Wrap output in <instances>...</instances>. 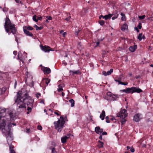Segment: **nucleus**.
Returning a JSON list of instances; mask_svg holds the SVG:
<instances>
[{
    "label": "nucleus",
    "instance_id": "nucleus-1",
    "mask_svg": "<svg viewBox=\"0 0 153 153\" xmlns=\"http://www.w3.org/2000/svg\"><path fill=\"white\" fill-rule=\"evenodd\" d=\"M22 92L19 91L17 92V94L14 98L15 103L16 104V110L18 113H20L24 110H26L28 111L27 113L29 114L32 110L31 107L32 104L30 101V97L27 94H25L22 97Z\"/></svg>",
    "mask_w": 153,
    "mask_h": 153
},
{
    "label": "nucleus",
    "instance_id": "nucleus-2",
    "mask_svg": "<svg viewBox=\"0 0 153 153\" xmlns=\"http://www.w3.org/2000/svg\"><path fill=\"white\" fill-rule=\"evenodd\" d=\"M6 111L5 108L1 110V131L2 133L4 134L7 137V136H10L11 135L10 131L11 126L8 124L7 127V129H6L7 120L5 118H2L5 116Z\"/></svg>",
    "mask_w": 153,
    "mask_h": 153
},
{
    "label": "nucleus",
    "instance_id": "nucleus-3",
    "mask_svg": "<svg viewBox=\"0 0 153 153\" xmlns=\"http://www.w3.org/2000/svg\"><path fill=\"white\" fill-rule=\"evenodd\" d=\"M4 27L6 31L8 33L9 35H10L11 33L14 35L16 33L17 30L15 27V25L11 23L8 17H6L5 19Z\"/></svg>",
    "mask_w": 153,
    "mask_h": 153
},
{
    "label": "nucleus",
    "instance_id": "nucleus-4",
    "mask_svg": "<svg viewBox=\"0 0 153 153\" xmlns=\"http://www.w3.org/2000/svg\"><path fill=\"white\" fill-rule=\"evenodd\" d=\"M64 117L61 116L60 119L57 121L54 122L53 124L55 129L59 132H61L63 129L65 123Z\"/></svg>",
    "mask_w": 153,
    "mask_h": 153
},
{
    "label": "nucleus",
    "instance_id": "nucleus-5",
    "mask_svg": "<svg viewBox=\"0 0 153 153\" xmlns=\"http://www.w3.org/2000/svg\"><path fill=\"white\" fill-rule=\"evenodd\" d=\"M1 101L3 100L8 95V92L7 90V88L6 87H3L1 89Z\"/></svg>",
    "mask_w": 153,
    "mask_h": 153
},
{
    "label": "nucleus",
    "instance_id": "nucleus-6",
    "mask_svg": "<svg viewBox=\"0 0 153 153\" xmlns=\"http://www.w3.org/2000/svg\"><path fill=\"white\" fill-rule=\"evenodd\" d=\"M126 111V110L125 109L122 110L119 113L117 114V116L120 117V118H125L127 116Z\"/></svg>",
    "mask_w": 153,
    "mask_h": 153
},
{
    "label": "nucleus",
    "instance_id": "nucleus-7",
    "mask_svg": "<svg viewBox=\"0 0 153 153\" xmlns=\"http://www.w3.org/2000/svg\"><path fill=\"white\" fill-rule=\"evenodd\" d=\"M142 115L141 114H136L134 116L133 120L134 121L137 122L140 121L141 119V117Z\"/></svg>",
    "mask_w": 153,
    "mask_h": 153
},
{
    "label": "nucleus",
    "instance_id": "nucleus-8",
    "mask_svg": "<svg viewBox=\"0 0 153 153\" xmlns=\"http://www.w3.org/2000/svg\"><path fill=\"white\" fill-rule=\"evenodd\" d=\"M123 92L127 93V94H133V87L131 88H127L126 89H123L120 90Z\"/></svg>",
    "mask_w": 153,
    "mask_h": 153
},
{
    "label": "nucleus",
    "instance_id": "nucleus-9",
    "mask_svg": "<svg viewBox=\"0 0 153 153\" xmlns=\"http://www.w3.org/2000/svg\"><path fill=\"white\" fill-rule=\"evenodd\" d=\"M71 135V134H68L62 137L61 138V142L63 143H66L67 142V140L68 139Z\"/></svg>",
    "mask_w": 153,
    "mask_h": 153
},
{
    "label": "nucleus",
    "instance_id": "nucleus-10",
    "mask_svg": "<svg viewBox=\"0 0 153 153\" xmlns=\"http://www.w3.org/2000/svg\"><path fill=\"white\" fill-rule=\"evenodd\" d=\"M40 46L41 49L44 51L45 52H49L50 51H53V50L51 49L50 47L47 46L45 45V46H43L42 45H40Z\"/></svg>",
    "mask_w": 153,
    "mask_h": 153
},
{
    "label": "nucleus",
    "instance_id": "nucleus-11",
    "mask_svg": "<svg viewBox=\"0 0 153 153\" xmlns=\"http://www.w3.org/2000/svg\"><path fill=\"white\" fill-rule=\"evenodd\" d=\"M17 58L18 59L22 62V63H24L25 57L22 55V53L20 51H19L18 53Z\"/></svg>",
    "mask_w": 153,
    "mask_h": 153
},
{
    "label": "nucleus",
    "instance_id": "nucleus-12",
    "mask_svg": "<svg viewBox=\"0 0 153 153\" xmlns=\"http://www.w3.org/2000/svg\"><path fill=\"white\" fill-rule=\"evenodd\" d=\"M42 70L45 74H49L51 72V70L49 68L43 67L42 68Z\"/></svg>",
    "mask_w": 153,
    "mask_h": 153
},
{
    "label": "nucleus",
    "instance_id": "nucleus-13",
    "mask_svg": "<svg viewBox=\"0 0 153 153\" xmlns=\"http://www.w3.org/2000/svg\"><path fill=\"white\" fill-rule=\"evenodd\" d=\"M103 131V129L102 128H100L99 126H97L95 127V132L98 134H100Z\"/></svg>",
    "mask_w": 153,
    "mask_h": 153
},
{
    "label": "nucleus",
    "instance_id": "nucleus-14",
    "mask_svg": "<svg viewBox=\"0 0 153 153\" xmlns=\"http://www.w3.org/2000/svg\"><path fill=\"white\" fill-rule=\"evenodd\" d=\"M133 87V93H140L143 92V91L138 87Z\"/></svg>",
    "mask_w": 153,
    "mask_h": 153
},
{
    "label": "nucleus",
    "instance_id": "nucleus-15",
    "mask_svg": "<svg viewBox=\"0 0 153 153\" xmlns=\"http://www.w3.org/2000/svg\"><path fill=\"white\" fill-rule=\"evenodd\" d=\"M101 16H102L103 19H104L105 20H107L108 19H110L113 16V15L111 14H109L104 16L102 15Z\"/></svg>",
    "mask_w": 153,
    "mask_h": 153
},
{
    "label": "nucleus",
    "instance_id": "nucleus-16",
    "mask_svg": "<svg viewBox=\"0 0 153 153\" xmlns=\"http://www.w3.org/2000/svg\"><path fill=\"white\" fill-rule=\"evenodd\" d=\"M23 30L24 33L28 36L32 37L33 36V34L30 32L29 31L27 30L26 29H25L24 28H23Z\"/></svg>",
    "mask_w": 153,
    "mask_h": 153
},
{
    "label": "nucleus",
    "instance_id": "nucleus-17",
    "mask_svg": "<svg viewBox=\"0 0 153 153\" xmlns=\"http://www.w3.org/2000/svg\"><path fill=\"white\" fill-rule=\"evenodd\" d=\"M137 46L136 45H134V46H131L129 48V50L131 52H133L137 49Z\"/></svg>",
    "mask_w": 153,
    "mask_h": 153
},
{
    "label": "nucleus",
    "instance_id": "nucleus-18",
    "mask_svg": "<svg viewBox=\"0 0 153 153\" xmlns=\"http://www.w3.org/2000/svg\"><path fill=\"white\" fill-rule=\"evenodd\" d=\"M10 153H16L14 150V146L11 144H9Z\"/></svg>",
    "mask_w": 153,
    "mask_h": 153
},
{
    "label": "nucleus",
    "instance_id": "nucleus-19",
    "mask_svg": "<svg viewBox=\"0 0 153 153\" xmlns=\"http://www.w3.org/2000/svg\"><path fill=\"white\" fill-rule=\"evenodd\" d=\"M119 97V95H118L114 94H113L111 96V97L110 98L109 100L111 101H114L116 100L117 98Z\"/></svg>",
    "mask_w": 153,
    "mask_h": 153
},
{
    "label": "nucleus",
    "instance_id": "nucleus-20",
    "mask_svg": "<svg viewBox=\"0 0 153 153\" xmlns=\"http://www.w3.org/2000/svg\"><path fill=\"white\" fill-rule=\"evenodd\" d=\"M105 116V112L104 110L102 111V113L100 114V117L101 119L102 120H103Z\"/></svg>",
    "mask_w": 153,
    "mask_h": 153
},
{
    "label": "nucleus",
    "instance_id": "nucleus-21",
    "mask_svg": "<svg viewBox=\"0 0 153 153\" xmlns=\"http://www.w3.org/2000/svg\"><path fill=\"white\" fill-rule=\"evenodd\" d=\"M103 143L100 140L98 141V144L97 145V147L99 148H102L103 147Z\"/></svg>",
    "mask_w": 153,
    "mask_h": 153
},
{
    "label": "nucleus",
    "instance_id": "nucleus-22",
    "mask_svg": "<svg viewBox=\"0 0 153 153\" xmlns=\"http://www.w3.org/2000/svg\"><path fill=\"white\" fill-rule=\"evenodd\" d=\"M123 77V76L122 75H120L119 76V77H117V78L115 79L114 80L116 82H118L119 83V82L121 81L122 80Z\"/></svg>",
    "mask_w": 153,
    "mask_h": 153
},
{
    "label": "nucleus",
    "instance_id": "nucleus-23",
    "mask_svg": "<svg viewBox=\"0 0 153 153\" xmlns=\"http://www.w3.org/2000/svg\"><path fill=\"white\" fill-rule=\"evenodd\" d=\"M51 81V80L48 78H45L44 79L42 80V82H45L46 84L47 85V86L48 85V84Z\"/></svg>",
    "mask_w": 153,
    "mask_h": 153
},
{
    "label": "nucleus",
    "instance_id": "nucleus-24",
    "mask_svg": "<svg viewBox=\"0 0 153 153\" xmlns=\"http://www.w3.org/2000/svg\"><path fill=\"white\" fill-rule=\"evenodd\" d=\"M112 94H113L110 92H108L107 93V97H106V98H107V100H109Z\"/></svg>",
    "mask_w": 153,
    "mask_h": 153
},
{
    "label": "nucleus",
    "instance_id": "nucleus-25",
    "mask_svg": "<svg viewBox=\"0 0 153 153\" xmlns=\"http://www.w3.org/2000/svg\"><path fill=\"white\" fill-rule=\"evenodd\" d=\"M23 28H24L25 29H26L27 30H32L33 29V28L32 27L29 25L26 26H24L23 27Z\"/></svg>",
    "mask_w": 153,
    "mask_h": 153
},
{
    "label": "nucleus",
    "instance_id": "nucleus-26",
    "mask_svg": "<svg viewBox=\"0 0 153 153\" xmlns=\"http://www.w3.org/2000/svg\"><path fill=\"white\" fill-rule=\"evenodd\" d=\"M128 26L126 24H124L121 27V30L122 31H125L126 28H127Z\"/></svg>",
    "mask_w": 153,
    "mask_h": 153
},
{
    "label": "nucleus",
    "instance_id": "nucleus-27",
    "mask_svg": "<svg viewBox=\"0 0 153 153\" xmlns=\"http://www.w3.org/2000/svg\"><path fill=\"white\" fill-rule=\"evenodd\" d=\"M69 102L71 103V106L73 107L74 106L75 102L74 100L73 99H71L69 101Z\"/></svg>",
    "mask_w": 153,
    "mask_h": 153
},
{
    "label": "nucleus",
    "instance_id": "nucleus-28",
    "mask_svg": "<svg viewBox=\"0 0 153 153\" xmlns=\"http://www.w3.org/2000/svg\"><path fill=\"white\" fill-rule=\"evenodd\" d=\"M34 27L36 28V30H41L43 28V27L42 26L38 27L36 25H34Z\"/></svg>",
    "mask_w": 153,
    "mask_h": 153
},
{
    "label": "nucleus",
    "instance_id": "nucleus-29",
    "mask_svg": "<svg viewBox=\"0 0 153 153\" xmlns=\"http://www.w3.org/2000/svg\"><path fill=\"white\" fill-rule=\"evenodd\" d=\"M0 73L1 77L2 78H3V77H6L7 75L6 74L7 73H4V72L1 71Z\"/></svg>",
    "mask_w": 153,
    "mask_h": 153
},
{
    "label": "nucleus",
    "instance_id": "nucleus-30",
    "mask_svg": "<svg viewBox=\"0 0 153 153\" xmlns=\"http://www.w3.org/2000/svg\"><path fill=\"white\" fill-rule=\"evenodd\" d=\"M70 72H72L74 74H79L80 73L79 70H77L76 71L70 70Z\"/></svg>",
    "mask_w": 153,
    "mask_h": 153
},
{
    "label": "nucleus",
    "instance_id": "nucleus-31",
    "mask_svg": "<svg viewBox=\"0 0 153 153\" xmlns=\"http://www.w3.org/2000/svg\"><path fill=\"white\" fill-rule=\"evenodd\" d=\"M128 83L127 82H123L121 81H119V83H118V85L121 84L122 85H128Z\"/></svg>",
    "mask_w": 153,
    "mask_h": 153
},
{
    "label": "nucleus",
    "instance_id": "nucleus-32",
    "mask_svg": "<svg viewBox=\"0 0 153 153\" xmlns=\"http://www.w3.org/2000/svg\"><path fill=\"white\" fill-rule=\"evenodd\" d=\"M58 86L59 88L58 89V92H60L63 91V89L62 88V86H61V85H59Z\"/></svg>",
    "mask_w": 153,
    "mask_h": 153
},
{
    "label": "nucleus",
    "instance_id": "nucleus-33",
    "mask_svg": "<svg viewBox=\"0 0 153 153\" xmlns=\"http://www.w3.org/2000/svg\"><path fill=\"white\" fill-rule=\"evenodd\" d=\"M142 33H140L139 34L138 36L137 37V39L140 41H141L142 40Z\"/></svg>",
    "mask_w": 153,
    "mask_h": 153
},
{
    "label": "nucleus",
    "instance_id": "nucleus-34",
    "mask_svg": "<svg viewBox=\"0 0 153 153\" xmlns=\"http://www.w3.org/2000/svg\"><path fill=\"white\" fill-rule=\"evenodd\" d=\"M113 71V69H111L110 71H108L107 72V76L111 74V73H112Z\"/></svg>",
    "mask_w": 153,
    "mask_h": 153
},
{
    "label": "nucleus",
    "instance_id": "nucleus-35",
    "mask_svg": "<svg viewBox=\"0 0 153 153\" xmlns=\"http://www.w3.org/2000/svg\"><path fill=\"white\" fill-rule=\"evenodd\" d=\"M98 22L101 26L105 24V22L102 20H100Z\"/></svg>",
    "mask_w": 153,
    "mask_h": 153
},
{
    "label": "nucleus",
    "instance_id": "nucleus-36",
    "mask_svg": "<svg viewBox=\"0 0 153 153\" xmlns=\"http://www.w3.org/2000/svg\"><path fill=\"white\" fill-rule=\"evenodd\" d=\"M36 18L37 16L36 15H34L33 17V20L36 22H38V19H36Z\"/></svg>",
    "mask_w": 153,
    "mask_h": 153
},
{
    "label": "nucleus",
    "instance_id": "nucleus-37",
    "mask_svg": "<svg viewBox=\"0 0 153 153\" xmlns=\"http://www.w3.org/2000/svg\"><path fill=\"white\" fill-rule=\"evenodd\" d=\"M122 119L121 120V123L122 124H123L125 123L126 121V120L125 119V118H121Z\"/></svg>",
    "mask_w": 153,
    "mask_h": 153
},
{
    "label": "nucleus",
    "instance_id": "nucleus-38",
    "mask_svg": "<svg viewBox=\"0 0 153 153\" xmlns=\"http://www.w3.org/2000/svg\"><path fill=\"white\" fill-rule=\"evenodd\" d=\"M137 27L138 28H139L140 29H141L142 28V24L140 22H139L138 24V26H137Z\"/></svg>",
    "mask_w": 153,
    "mask_h": 153
},
{
    "label": "nucleus",
    "instance_id": "nucleus-39",
    "mask_svg": "<svg viewBox=\"0 0 153 153\" xmlns=\"http://www.w3.org/2000/svg\"><path fill=\"white\" fill-rule=\"evenodd\" d=\"M145 17V15H143L142 16H139L138 17L140 19H144Z\"/></svg>",
    "mask_w": 153,
    "mask_h": 153
},
{
    "label": "nucleus",
    "instance_id": "nucleus-40",
    "mask_svg": "<svg viewBox=\"0 0 153 153\" xmlns=\"http://www.w3.org/2000/svg\"><path fill=\"white\" fill-rule=\"evenodd\" d=\"M111 14H112L113 16H114L116 17L117 18L119 16V14L117 12H116L115 13H113Z\"/></svg>",
    "mask_w": 153,
    "mask_h": 153
},
{
    "label": "nucleus",
    "instance_id": "nucleus-41",
    "mask_svg": "<svg viewBox=\"0 0 153 153\" xmlns=\"http://www.w3.org/2000/svg\"><path fill=\"white\" fill-rule=\"evenodd\" d=\"M80 30H76L75 32V34L77 36L78 35L79 33L80 32Z\"/></svg>",
    "mask_w": 153,
    "mask_h": 153
},
{
    "label": "nucleus",
    "instance_id": "nucleus-42",
    "mask_svg": "<svg viewBox=\"0 0 153 153\" xmlns=\"http://www.w3.org/2000/svg\"><path fill=\"white\" fill-rule=\"evenodd\" d=\"M52 153H57L55 148H52Z\"/></svg>",
    "mask_w": 153,
    "mask_h": 153
},
{
    "label": "nucleus",
    "instance_id": "nucleus-43",
    "mask_svg": "<svg viewBox=\"0 0 153 153\" xmlns=\"http://www.w3.org/2000/svg\"><path fill=\"white\" fill-rule=\"evenodd\" d=\"M46 17L48 20H51L52 19V17L50 16H47Z\"/></svg>",
    "mask_w": 153,
    "mask_h": 153
},
{
    "label": "nucleus",
    "instance_id": "nucleus-44",
    "mask_svg": "<svg viewBox=\"0 0 153 153\" xmlns=\"http://www.w3.org/2000/svg\"><path fill=\"white\" fill-rule=\"evenodd\" d=\"M121 19L122 21H126V18L125 16H122Z\"/></svg>",
    "mask_w": 153,
    "mask_h": 153
},
{
    "label": "nucleus",
    "instance_id": "nucleus-45",
    "mask_svg": "<svg viewBox=\"0 0 153 153\" xmlns=\"http://www.w3.org/2000/svg\"><path fill=\"white\" fill-rule=\"evenodd\" d=\"M58 112L59 111H56L54 112V113L55 114L57 115L58 116H59L60 115V114L58 113Z\"/></svg>",
    "mask_w": 153,
    "mask_h": 153
},
{
    "label": "nucleus",
    "instance_id": "nucleus-46",
    "mask_svg": "<svg viewBox=\"0 0 153 153\" xmlns=\"http://www.w3.org/2000/svg\"><path fill=\"white\" fill-rule=\"evenodd\" d=\"M37 128L38 130H41L42 129V128L41 126H38L37 127Z\"/></svg>",
    "mask_w": 153,
    "mask_h": 153
},
{
    "label": "nucleus",
    "instance_id": "nucleus-47",
    "mask_svg": "<svg viewBox=\"0 0 153 153\" xmlns=\"http://www.w3.org/2000/svg\"><path fill=\"white\" fill-rule=\"evenodd\" d=\"M102 74L105 76H107V72L105 71H103L102 72Z\"/></svg>",
    "mask_w": 153,
    "mask_h": 153
},
{
    "label": "nucleus",
    "instance_id": "nucleus-48",
    "mask_svg": "<svg viewBox=\"0 0 153 153\" xmlns=\"http://www.w3.org/2000/svg\"><path fill=\"white\" fill-rule=\"evenodd\" d=\"M9 115L10 118H12L13 116V113L11 112H10L9 113Z\"/></svg>",
    "mask_w": 153,
    "mask_h": 153
},
{
    "label": "nucleus",
    "instance_id": "nucleus-49",
    "mask_svg": "<svg viewBox=\"0 0 153 153\" xmlns=\"http://www.w3.org/2000/svg\"><path fill=\"white\" fill-rule=\"evenodd\" d=\"M40 95H41V94L39 93H37L36 94V96L37 98H39V96H40Z\"/></svg>",
    "mask_w": 153,
    "mask_h": 153
},
{
    "label": "nucleus",
    "instance_id": "nucleus-50",
    "mask_svg": "<svg viewBox=\"0 0 153 153\" xmlns=\"http://www.w3.org/2000/svg\"><path fill=\"white\" fill-rule=\"evenodd\" d=\"M130 151L131 152L133 153L135 151V150L132 147L131 149H130Z\"/></svg>",
    "mask_w": 153,
    "mask_h": 153
},
{
    "label": "nucleus",
    "instance_id": "nucleus-51",
    "mask_svg": "<svg viewBox=\"0 0 153 153\" xmlns=\"http://www.w3.org/2000/svg\"><path fill=\"white\" fill-rule=\"evenodd\" d=\"M107 134V132L104 131L102 132V135H106Z\"/></svg>",
    "mask_w": 153,
    "mask_h": 153
},
{
    "label": "nucleus",
    "instance_id": "nucleus-52",
    "mask_svg": "<svg viewBox=\"0 0 153 153\" xmlns=\"http://www.w3.org/2000/svg\"><path fill=\"white\" fill-rule=\"evenodd\" d=\"M42 17L40 16V17H38L37 19H38V20H42Z\"/></svg>",
    "mask_w": 153,
    "mask_h": 153
},
{
    "label": "nucleus",
    "instance_id": "nucleus-53",
    "mask_svg": "<svg viewBox=\"0 0 153 153\" xmlns=\"http://www.w3.org/2000/svg\"><path fill=\"white\" fill-rule=\"evenodd\" d=\"M15 40L16 42L17 43H18V39H17V37L15 36Z\"/></svg>",
    "mask_w": 153,
    "mask_h": 153
},
{
    "label": "nucleus",
    "instance_id": "nucleus-54",
    "mask_svg": "<svg viewBox=\"0 0 153 153\" xmlns=\"http://www.w3.org/2000/svg\"><path fill=\"white\" fill-rule=\"evenodd\" d=\"M13 53L15 55H16L17 53V51H14L13 52Z\"/></svg>",
    "mask_w": 153,
    "mask_h": 153
},
{
    "label": "nucleus",
    "instance_id": "nucleus-55",
    "mask_svg": "<svg viewBox=\"0 0 153 153\" xmlns=\"http://www.w3.org/2000/svg\"><path fill=\"white\" fill-rule=\"evenodd\" d=\"M134 29L137 31V32H139V30H138L137 27H135L134 28Z\"/></svg>",
    "mask_w": 153,
    "mask_h": 153
},
{
    "label": "nucleus",
    "instance_id": "nucleus-56",
    "mask_svg": "<svg viewBox=\"0 0 153 153\" xmlns=\"http://www.w3.org/2000/svg\"><path fill=\"white\" fill-rule=\"evenodd\" d=\"M96 46H98L100 44V42H99V41H97V42H96Z\"/></svg>",
    "mask_w": 153,
    "mask_h": 153
},
{
    "label": "nucleus",
    "instance_id": "nucleus-57",
    "mask_svg": "<svg viewBox=\"0 0 153 153\" xmlns=\"http://www.w3.org/2000/svg\"><path fill=\"white\" fill-rule=\"evenodd\" d=\"M67 33L66 32H65L63 33L62 35L64 37H65V35H66Z\"/></svg>",
    "mask_w": 153,
    "mask_h": 153
},
{
    "label": "nucleus",
    "instance_id": "nucleus-58",
    "mask_svg": "<svg viewBox=\"0 0 153 153\" xmlns=\"http://www.w3.org/2000/svg\"><path fill=\"white\" fill-rule=\"evenodd\" d=\"M99 138L100 140H102V135H100Z\"/></svg>",
    "mask_w": 153,
    "mask_h": 153
},
{
    "label": "nucleus",
    "instance_id": "nucleus-59",
    "mask_svg": "<svg viewBox=\"0 0 153 153\" xmlns=\"http://www.w3.org/2000/svg\"><path fill=\"white\" fill-rule=\"evenodd\" d=\"M141 145H142V146L143 147H146V145L145 144H141Z\"/></svg>",
    "mask_w": 153,
    "mask_h": 153
},
{
    "label": "nucleus",
    "instance_id": "nucleus-60",
    "mask_svg": "<svg viewBox=\"0 0 153 153\" xmlns=\"http://www.w3.org/2000/svg\"><path fill=\"white\" fill-rule=\"evenodd\" d=\"M120 15H121L122 16H125V14L124 13H120Z\"/></svg>",
    "mask_w": 153,
    "mask_h": 153
},
{
    "label": "nucleus",
    "instance_id": "nucleus-61",
    "mask_svg": "<svg viewBox=\"0 0 153 153\" xmlns=\"http://www.w3.org/2000/svg\"><path fill=\"white\" fill-rule=\"evenodd\" d=\"M67 22H68L69 21L70 19H69V18H68V17L66 18L65 19Z\"/></svg>",
    "mask_w": 153,
    "mask_h": 153
},
{
    "label": "nucleus",
    "instance_id": "nucleus-62",
    "mask_svg": "<svg viewBox=\"0 0 153 153\" xmlns=\"http://www.w3.org/2000/svg\"><path fill=\"white\" fill-rule=\"evenodd\" d=\"M126 148H127V149L128 150L129 149H131V147H130L129 146H127V147Z\"/></svg>",
    "mask_w": 153,
    "mask_h": 153
},
{
    "label": "nucleus",
    "instance_id": "nucleus-63",
    "mask_svg": "<svg viewBox=\"0 0 153 153\" xmlns=\"http://www.w3.org/2000/svg\"><path fill=\"white\" fill-rule=\"evenodd\" d=\"M30 129L28 128V129H27V130L26 132L27 133H29V132H30Z\"/></svg>",
    "mask_w": 153,
    "mask_h": 153
},
{
    "label": "nucleus",
    "instance_id": "nucleus-64",
    "mask_svg": "<svg viewBox=\"0 0 153 153\" xmlns=\"http://www.w3.org/2000/svg\"><path fill=\"white\" fill-rule=\"evenodd\" d=\"M117 18H116V17H115V16H114L113 17H112V19L113 20H114L116 19H117Z\"/></svg>",
    "mask_w": 153,
    "mask_h": 153
}]
</instances>
